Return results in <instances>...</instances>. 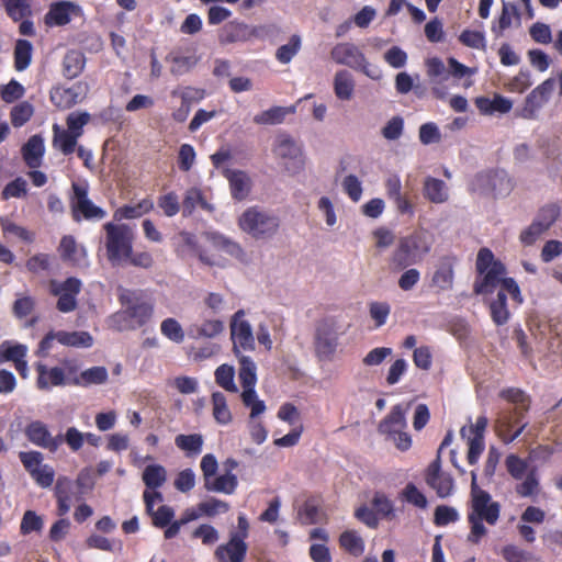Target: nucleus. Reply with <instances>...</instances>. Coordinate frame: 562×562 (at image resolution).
Instances as JSON below:
<instances>
[{
    "instance_id": "680f3d73",
    "label": "nucleus",
    "mask_w": 562,
    "mask_h": 562,
    "mask_svg": "<svg viewBox=\"0 0 562 562\" xmlns=\"http://www.w3.org/2000/svg\"><path fill=\"white\" fill-rule=\"evenodd\" d=\"M459 41L470 48L485 50L486 49V40L482 32L464 30L460 36Z\"/></svg>"
},
{
    "instance_id": "774afa93",
    "label": "nucleus",
    "mask_w": 562,
    "mask_h": 562,
    "mask_svg": "<svg viewBox=\"0 0 562 562\" xmlns=\"http://www.w3.org/2000/svg\"><path fill=\"white\" fill-rule=\"evenodd\" d=\"M33 115V106L29 102L16 104L11 111V122L13 126L24 125Z\"/></svg>"
},
{
    "instance_id": "72a5a7b5",
    "label": "nucleus",
    "mask_w": 562,
    "mask_h": 562,
    "mask_svg": "<svg viewBox=\"0 0 562 562\" xmlns=\"http://www.w3.org/2000/svg\"><path fill=\"white\" fill-rule=\"evenodd\" d=\"M57 342L67 347L89 348L93 345V338L88 331L59 330Z\"/></svg>"
},
{
    "instance_id": "c756f323",
    "label": "nucleus",
    "mask_w": 562,
    "mask_h": 562,
    "mask_svg": "<svg viewBox=\"0 0 562 562\" xmlns=\"http://www.w3.org/2000/svg\"><path fill=\"white\" fill-rule=\"evenodd\" d=\"M453 259L442 258L432 277V284L440 290H450L453 284Z\"/></svg>"
},
{
    "instance_id": "c03bdc74",
    "label": "nucleus",
    "mask_w": 562,
    "mask_h": 562,
    "mask_svg": "<svg viewBox=\"0 0 562 562\" xmlns=\"http://www.w3.org/2000/svg\"><path fill=\"white\" fill-rule=\"evenodd\" d=\"M302 46V38L297 34H293L289 42L281 45L276 53V58L279 63L289 64L293 57L300 52Z\"/></svg>"
},
{
    "instance_id": "0eeeda50",
    "label": "nucleus",
    "mask_w": 562,
    "mask_h": 562,
    "mask_svg": "<svg viewBox=\"0 0 562 562\" xmlns=\"http://www.w3.org/2000/svg\"><path fill=\"white\" fill-rule=\"evenodd\" d=\"M237 359L239 363L238 379L243 387L240 398L243 404L250 409L249 417L255 419L267 408L256 392L257 366L248 356H239Z\"/></svg>"
},
{
    "instance_id": "4c0bfd02",
    "label": "nucleus",
    "mask_w": 562,
    "mask_h": 562,
    "mask_svg": "<svg viewBox=\"0 0 562 562\" xmlns=\"http://www.w3.org/2000/svg\"><path fill=\"white\" fill-rule=\"evenodd\" d=\"M142 479L146 488H159L167 481V470L160 464H149L145 468Z\"/></svg>"
},
{
    "instance_id": "3c124183",
    "label": "nucleus",
    "mask_w": 562,
    "mask_h": 562,
    "mask_svg": "<svg viewBox=\"0 0 562 562\" xmlns=\"http://www.w3.org/2000/svg\"><path fill=\"white\" fill-rule=\"evenodd\" d=\"M514 20H519L518 10L515 4L504 3L502 14L498 19V23L493 25L492 31L496 35H502L503 32L508 29Z\"/></svg>"
},
{
    "instance_id": "0e129e2a",
    "label": "nucleus",
    "mask_w": 562,
    "mask_h": 562,
    "mask_svg": "<svg viewBox=\"0 0 562 562\" xmlns=\"http://www.w3.org/2000/svg\"><path fill=\"white\" fill-rule=\"evenodd\" d=\"M200 509L202 510L203 516L214 517L216 515L227 513L229 510V505L224 501L212 497L201 502Z\"/></svg>"
},
{
    "instance_id": "e433bc0d",
    "label": "nucleus",
    "mask_w": 562,
    "mask_h": 562,
    "mask_svg": "<svg viewBox=\"0 0 562 562\" xmlns=\"http://www.w3.org/2000/svg\"><path fill=\"white\" fill-rule=\"evenodd\" d=\"M59 251L63 258L75 263H79L87 256L86 249L79 246L72 236L63 237Z\"/></svg>"
},
{
    "instance_id": "39448f33",
    "label": "nucleus",
    "mask_w": 562,
    "mask_h": 562,
    "mask_svg": "<svg viewBox=\"0 0 562 562\" xmlns=\"http://www.w3.org/2000/svg\"><path fill=\"white\" fill-rule=\"evenodd\" d=\"M105 231L106 258L112 266L127 263L133 249L134 231L126 224L106 223Z\"/></svg>"
},
{
    "instance_id": "aec40b11",
    "label": "nucleus",
    "mask_w": 562,
    "mask_h": 562,
    "mask_svg": "<svg viewBox=\"0 0 562 562\" xmlns=\"http://www.w3.org/2000/svg\"><path fill=\"white\" fill-rule=\"evenodd\" d=\"M248 546L239 536H229V540L214 551L217 562H245Z\"/></svg>"
},
{
    "instance_id": "13d9d810",
    "label": "nucleus",
    "mask_w": 562,
    "mask_h": 562,
    "mask_svg": "<svg viewBox=\"0 0 562 562\" xmlns=\"http://www.w3.org/2000/svg\"><path fill=\"white\" fill-rule=\"evenodd\" d=\"M391 313V305L386 302H371L369 304V314L371 319L374 322L375 327L383 326Z\"/></svg>"
},
{
    "instance_id": "9b49d317",
    "label": "nucleus",
    "mask_w": 562,
    "mask_h": 562,
    "mask_svg": "<svg viewBox=\"0 0 562 562\" xmlns=\"http://www.w3.org/2000/svg\"><path fill=\"white\" fill-rule=\"evenodd\" d=\"M512 188V180L505 171L481 172L471 182V190L481 195H505Z\"/></svg>"
},
{
    "instance_id": "a878e982",
    "label": "nucleus",
    "mask_w": 562,
    "mask_h": 562,
    "mask_svg": "<svg viewBox=\"0 0 562 562\" xmlns=\"http://www.w3.org/2000/svg\"><path fill=\"white\" fill-rule=\"evenodd\" d=\"M53 139L52 145L55 149L59 150L64 155L72 154L78 147V137L69 133L66 128L58 124H54L53 127Z\"/></svg>"
},
{
    "instance_id": "c85d7f7f",
    "label": "nucleus",
    "mask_w": 562,
    "mask_h": 562,
    "mask_svg": "<svg viewBox=\"0 0 562 562\" xmlns=\"http://www.w3.org/2000/svg\"><path fill=\"white\" fill-rule=\"evenodd\" d=\"M23 158L30 168H37L42 164L45 151L44 140L41 136H32L23 146Z\"/></svg>"
},
{
    "instance_id": "1a4fd4ad",
    "label": "nucleus",
    "mask_w": 562,
    "mask_h": 562,
    "mask_svg": "<svg viewBox=\"0 0 562 562\" xmlns=\"http://www.w3.org/2000/svg\"><path fill=\"white\" fill-rule=\"evenodd\" d=\"M431 238L424 228L401 238L396 260L403 267L419 262L431 249Z\"/></svg>"
},
{
    "instance_id": "f03ea898",
    "label": "nucleus",
    "mask_w": 562,
    "mask_h": 562,
    "mask_svg": "<svg viewBox=\"0 0 562 562\" xmlns=\"http://www.w3.org/2000/svg\"><path fill=\"white\" fill-rule=\"evenodd\" d=\"M471 507L468 513L470 532L467 536V540L477 544L487 533L483 520L488 525H495L499 518L501 507L498 503L492 501L487 492L477 486L476 473L474 471L471 472Z\"/></svg>"
},
{
    "instance_id": "09e8293b",
    "label": "nucleus",
    "mask_w": 562,
    "mask_h": 562,
    "mask_svg": "<svg viewBox=\"0 0 562 562\" xmlns=\"http://www.w3.org/2000/svg\"><path fill=\"white\" fill-rule=\"evenodd\" d=\"M90 120L91 115L86 111L71 112L66 119V130L79 138L83 134V127L90 122Z\"/></svg>"
},
{
    "instance_id": "f3484780",
    "label": "nucleus",
    "mask_w": 562,
    "mask_h": 562,
    "mask_svg": "<svg viewBox=\"0 0 562 562\" xmlns=\"http://www.w3.org/2000/svg\"><path fill=\"white\" fill-rule=\"evenodd\" d=\"M82 8L71 1H58L50 4L44 16L47 26H63L70 23L74 19L82 18Z\"/></svg>"
},
{
    "instance_id": "bb28decb",
    "label": "nucleus",
    "mask_w": 562,
    "mask_h": 562,
    "mask_svg": "<svg viewBox=\"0 0 562 562\" xmlns=\"http://www.w3.org/2000/svg\"><path fill=\"white\" fill-rule=\"evenodd\" d=\"M212 416L221 426H227L233 422V413L224 393L216 391L211 395Z\"/></svg>"
},
{
    "instance_id": "69168bd1",
    "label": "nucleus",
    "mask_w": 562,
    "mask_h": 562,
    "mask_svg": "<svg viewBox=\"0 0 562 562\" xmlns=\"http://www.w3.org/2000/svg\"><path fill=\"white\" fill-rule=\"evenodd\" d=\"M427 484L434 488L437 495L441 498L448 497L453 491V480L447 473L436 476L435 480L428 482Z\"/></svg>"
},
{
    "instance_id": "20e7f679",
    "label": "nucleus",
    "mask_w": 562,
    "mask_h": 562,
    "mask_svg": "<svg viewBox=\"0 0 562 562\" xmlns=\"http://www.w3.org/2000/svg\"><path fill=\"white\" fill-rule=\"evenodd\" d=\"M501 396L517 406L514 413L504 414L499 417L495 426L499 438L505 443H510L518 438L528 425L527 422L520 420V416L522 411L528 409L529 401L526 394L518 389L504 390L502 391Z\"/></svg>"
},
{
    "instance_id": "7c9ffc66",
    "label": "nucleus",
    "mask_w": 562,
    "mask_h": 562,
    "mask_svg": "<svg viewBox=\"0 0 562 562\" xmlns=\"http://www.w3.org/2000/svg\"><path fill=\"white\" fill-rule=\"evenodd\" d=\"M109 379V372L105 367L97 366L81 371L78 379L75 380V385L81 387H89L92 385H102Z\"/></svg>"
},
{
    "instance_id": "e2e57ef3",
    "label": "nucleus",
    "mask_w": 562,
    "mask_h": 562,
    "mask_svg": "<svg viewBox=\"0 0 562 562\" xmlns=\"http://www.w3.org/2000/svg\"><path fill=\"white\" fill-rule=\"evenodd\" d=\"M372 506L381 517H394V504L385 494L375 493L372 499Z\"/></svg>"
},
{
    "instance_id": "338daca9",
    "label": "nucleus",
    "mask_w": 562,
    "mask_h": 562,
    "mask_svg": "<svg viewBox=\"0 0 562 562\" xmlns=\"http://www.w3.org/2000/svg\"><path fill=\"white\" fill-rule=\"evenodd\" d=\"M316 207L324 217L326 225L333 227L337 224V214L333 201L328 196H321Z\"/></svg>"
},
{
    "instance_id": "864d4df0",
    "label": "nucleus",
    "mask_w": 562,
    "mask_h": 562,
    "mask_svg": "<svg viewBox=\"0 0 562 562\" xmlns=\"http://www.w3.org/2000/svg\"><path fill=\"white\" fill-rule=\"evenodd\" d=\"M191 537L200 539L202 544L211 547L220 539V533L215 527L210 524H201L192 530Z\"/></svg>"
},
{
    "instance_id": "b1692460",
    "label": "nucleus",
    "mask_w": 562,
    "mask_h": 562,
    "mask_svg": "<svg viewBox=\"0 0 562 562\" xmlns=\"http://www.w3.org/2000/svg\"><path fill=\"white\" fill-rule=\"evenodd\" d=\"M36 371V385L40 390H49L53 386H60L66 384V373L63 368H48L43 363H37Z\"/></svg>"
},
{
    "instance_id": "c9c22d12",
    "label": "nucleus",
    "mask_w": 562,
    "mask_h": 562,
    "mask_svg": "<svg viewBox=\"0 0 562 562\" xmlns=\"http://www.w3.org/2000/svg\"><path fill=\"white\" fill-rule=\"evenodd\" d=\"M294 108L272 106L254 116V122L258 125H278L283 123L286 114L293 113Z\"/></svg>"
},
{
    "instance_id": "49530a36",
    "label": "nucleus",
    "mask_w": 562,
    "mask_h": 562,
    "mask_svg": "<svg viewBox=\"0 0 562 562\" xmlns=\"http://www.w3.org/2000/svg\"><path fill=\"white\" fill-rule=\"evenodd\" d=\"M170 63V71L176 76H181L190 71L199 61V58L194 55H170L167 58Z\"/></svg>"
},
{
    "instance_id": "37998d69",
    "label": "nucleus",
    "mask_w": 562,
    "mask_h": 562,
    "mask_svg": "<svg viewBox=\"0 0 562 562\" xmlns=\"http://www.w3.org/2000/svg\"><path fill=\"white\" fill-rule=\"evenodd\" d=\"M160 333L164 337L175 344H182L186 338L181 324L173 317L165 318L160 323Z\"/></svg>"
},
{
    "instance_id": "4be33fe9",
    "label": "nucleus",
    "mask_w": 562,
    "mask_h": 562,
    "mask_svg": "<svg viewBox=\"0 0 562 562\" xmlns=\"http://www.w3.org/2000/svg\"><path fill=\"white\" fill-rule=\"evenodd\" d=\"M205 239L214 250L222 251L238 260L245 258V250L240 244L221 233L209 232L205 234Z\"/></svg>"
},
{
    "instance_id": "423d86ee",
    "label": "nucleus",
    "mask_w": 562,
    "mask_h": 562,
    "mask_svg": "<svg viewBox=\"0 0 562 562\" xmlns=\"http://www.w3.org/2000/svg\"><path fill=\"white\" fill-rule=\"evenodd\" d=\"M409 408L411 403H401L393 406L378 427L379 432L401 451H406L412 447V437L406 431V414Z\"/></svg>"
},
{
    "instance_id": "f704fd0d",
    "label": "nucleus",
    "mask_w": 562,
    "mask_h": 562,
    "mask_svg": "<svg viewBox=\"0 0 562 562\" xmlns=\"http://www.w3.org/2000/svg\"><path fill=\"white\" fill-rule=\"evenodd\" d=\"M86 64L85 55L78 50L68 52L63 60V74L68 79L78 77Z\"/></svg>"
},
{
    "instance_id": "de8ad7c7",
    "label": "nucleus",
    "mask_w": 562,
    "mask_h": 562,
    "mask_svg": "<svg viewBox=\"0 0 562 562\" xmlns=\"http://www.w3.org/2000/svg\"><path fill=\"white\" fill-rule=\"evenodd\" d=\"M0 224L5 237H15L26 243H31L34 239L33 233L29 232L25 227L18 225L9 217H2L0 220Z\"/></svg>"
},
{
    "instance_id": "5fc2aeb1",
    "label": "nucleus",
    "mask_w": 562,
    "mask_h": 562,
    "mask_svg": "<svg viewBox=\"0 0 562 562\" xmlns=\"http://www.w3.org/2000/svg\"><path fill=\"white\" fill-rule=\"evenodd\" d=\"M198 205L209 211L212 210V206L204 201L201 190L191 188L186 192L183 199V212L191 214Z\"/></svg>"
},
{
    "instance_id": "603ef678",
    "label": "nucleus",
    "mask_w": 562,
    "mask_h": 562,
    "mask_svg": "<svg viewBox=\"0 0 562 562\" xmlns=\"http://www.w3.org/2000/svg\"><path fill=\"white\" fill-rule=\"evenodd\" d=\"M126 315L135 319L137 325L145 324L154 313V305L148 302H140L128 306L125 311Z\"/></svg>"
},
{
    "instance_id": "f257e3e1",
    "label": "nucleus",
    "mask_w": 562,
    "mask_h": 562,
    "mask_svg": "<svg viewBox=\"0 0 562 562\" xmlns=\"http://www.w3.org/2000/svg\"><path fill=\"white\" fill-rule=\"evenodd\" d=\"M476 270L479 278L474 283L476 294L486 295L495 290L506 291L519 304L522 303L520 289L512 278H505L504 265L496 260L493 252L487 248H482L476 258Z\"/></svg>"
},
{
    "instance_id": "ddd939ff",
    "label": "nucleus",
    "mask_w": 562,
    "mask_h": 562,
    "mask_svg": "<svg viewBox=\"0 0 562 562\" xmlns=\"http://www.w3.org/2000/svg\"><path fill=\"white\" fill-rule=\"evenodd\" d=\"M425 66L432 95L439 100H445L449 90L454 87V80H450L449 69L438 57L426 59Z\"/></svg>"
},
{
    "instance_id": "ea45409f",
    "label": "nucleus",
    "mask_w": 562,
    "mask_h": 562,
    "mask_svg": "<svg viewBox=\"0 0 562 562\" xmlns=\"http://www.w3.org/2000/svg\"><path fill=\"white\" fill-rule=\"evenodd\" d=\"M175 443L188 456H198L202 451L203 437L200 434L178 435L175 438Z\"/></svg>"
},
{
    "instance_id": "5701e85b",
    "label": "nucleus",
    "mask_w": 562,
    "mask_h": 562,
    "mask_svg": "<svg viewBox=\"0 0 562 562\" xmlns=\"http://www.w3.org/2000/svg\"><path fill=\"white\" fill-rule=\"evenodd\" d=\"M225 329L224 322L218 318H205L201 323H193L189 326L188 334L194 340L213 339L220 336Z\"/></svg>"
},
{
    "instance_id": "8fccbe9b",
    "label": "nucleus",
    "mask_w": 562,
    "mask_h": 562,
    "mask_svg": "<svg viewBox=\"0 0 562 562\" xmlns=\"http://www.w3.org/2000/svg\"><path fill=\"white\" fill-rule=\"evenodd\" d=\"M400 495L403 501L417 508L426 509L428 506L425 494L414 483L406 484Z\"/></svg>"
},
{
    "instance_id": "2eb2a0df",
    "label": "nucleus",
    "mask_w": 562,
    "mask_h": 562,
    "mask_svg": "<svg viewBox=\"0 0 562 562\" xmlns=\"http://www.w3.org/2000/svg\"><path fill=\"white\" fill-rule=\"evenodd\" d=\"M72 190L74 199L71 202V207L74 218L76 221L80 220V215H82L86 220H102L105 217V211L93 204V202L88 198L87 186L74 183Z\"/></svg>"
},
{
    "instance_id": "6e6552de",
    "label": "nucleus",
    "mask_w": 562,
    "mask_h": 562,
    "mask_svg": "<svg viewBox=\"0 0 562 562\" xmlns=\"http://www.w3.org/2000/svg\"><path fill=\"white\" fill-rule=\"evenodd\" d=\"M330 57L338 65L361 70L372 80H380L382 77L381 70L376 66L371 65L361 49L353 43L344 42L336 44L330 50Z\"/></svg>"
},
{
    "instance_id": "f8f14e48",
    "label": "nucleus",
    "mask_w": 562,
    "mask_h": 562,
    "mask_svg": "<svg viewBox=\"0 0 562 562\" xmlns=\"http://www.w3.org/2000/svg\"><path fill=\"white\" fill-rule=\"evenodd\" d=\"M231 339L233 342V352L236 357L244 356L245 351H254L256 348V338L252 327L245 319V311L238 310L231 318L229 324Z\"/></svg>"
},
{
    "instance_id": "7ed1b4c3",
    "label": "nucleus",
    "mask_w": 562,
    "mask_h": 562,
    "mask_svg": "<svg viewBox=\"0 0 562 562\" xmlns=\"http://www.w3.org/2000/svg\"><path fill=\"white\" fill-rule=\"evenodd\" d=\"M279 215L260 206H249L237 217L238 228L256 240H270L280 229Z\"/></svg>"
},
{
    "instance_id": "4d7b16f0",
    "label": "nucleus",
    "mask_w": 562,
    "mask_h": 562,
    "mask_svg": "<svg viewBox=\"0 0 562 562\" xmlns=\"http://www.w3.org/2000/svg\"><path fill=\"white\" fill-rule=\"evenodd\" d=\"M150 517L153 525L157 528L167 527L175 517V510L168 505H159L157 509L153 508L151 512H146Z\"/></svg>"
},
{
    "instance_id": "473e14b6",
    "label": "nucleus",
    "mask_w": 562,
    "mask_h": 562,
    "mask_svg": "<svg viewBox=\"0 0 562 562\" xmlns=\"http://www.w3.org/2000/svg\"><path fill=\"white\" fill-rule=\"evenodd\" d=\"M238 485L237 476L232 473V471H227L226 473L215 477L207 480L204 486L207 491L224 493L231 495L235 492Z\"/></svg>"
},
{
    "instance_id": "052dcab7",
    "label": "nucleus",
    "mask_w": 562,
    "mask_h": 562,
    "mask_svg": "<svg viewBox=\"0 0 562 562\" xmlns=\"http://www.w3.org/2000/svg\"><path fill=\"white\" fill-rule=\"evenodd\" d=\"M341 187L344 192L349 196V199L353 202L360 201L362 196V182L355 175H348L344 178L341 182Z\"/></svg>"
},
{
    "instance_id": "a18cd8bd",
    "label": "nucleus",
    "mask_w": 562,
    "mask_h": 562,
    "mask_svg": "<svg viewBox=\"0 0 562 562\" xmlns=\"http://www.w3.org/2000/svg\"><path fill=\"white\" fill-rule=\"evenodd\" d=\"M506 291H498L497 297L490 304L491 316L496 325H503L509 319V312L506 306Z\"/></svg>"
},
{
    "instance_id": "dca6fc26",
    "label": "nucleus",
    "mask_w": 562,
    "mask_h": 562,
    "mask_svg": "<svg viewBox=\"0 0 562 562\" xmlns=\"http://www.w3.org/2000/svg\"><path fill=\"white\" fill-rule=\"evenodd\" d=\"M89 91L87 82L77 81L71 87L57 86L50 90L49 98L54 105L67 110L81 102Z\"/></svg>"
},
{
    "instance_id": "393cba45",
    "label": "nucleus",
    "mask_w": 562,
    "mask_h": 562,
    "mask_svg": "<svg viewBox=\"0 0 562 562\" xmlns=\"http://www.w3.org/2000/svg\"><path fill=\"white\" fill-rule=\"evenodd\" d=\"M423 195L431 203L443 204L450 198V190L445 181L427 176L423 182Z\"/></svg>"
},
{
    "instance_id": "79ce46f5",
    "label": "nucleus",
    "mask_w": 562,
    "mask_h": 562,
    "mask_svg": "<svg viewBox=\"0 0 562 562\" xmlns=\"http://www.w3.org/2000/svg\"><path fill=\"white\" fill-rule=\"evenodd\" d=\"M339 543L344 550L355 557L361 555L364 551L363 539L353 530L342 532L339 538Z\"/></svg>"
},
{
    "instance_id": "412c9836",
    "label": "nucleus",
    "mask_w": 562,
    "mask_h": 562,
    "mask_svg": "<svg viewBox=\"0 0 562 562\" xmlns=\"http://www.w3.org/2000/svg\"><path fill=\"white\" fill-rule=\"evenodd\" d=\"M337 348V335L328 323H322L316 328L315 350L321 359L328 360Z\"/></svg>"
},
{
    "instance_id": "a19ab883",
    "label": "nucleus",
    "mask_w": 562,
    "mask_h": 562,
    "mask_svg": "<svg viewBox=\"0 0 562 562\" xmlns=\"http://www.w3.org/2000/svg\"><path fill=\"white\" fill-rule=\"evenodd\" d=\"M33 46L26 40H18L14 47V67L18 71L25 70L32 60Z\"/></svg>"
},
{
    "instance_id": "2f4dec72",
    "label": "nucleus",
    "mask_w": 562,
    "mask_h": 562,
    "mask_svg": "<svg viewBox=\"0 0 562 562\" xmlns=\"http://www.w3.org/2000/svg\"><path fill=\"white\" fill-rule=\"evenodd\" d=\"M154 207V203L149 199H144L139 201L136 204H128L124 205L122 207H119L114 212V220L122 221V220H133L143 216L144 214H147L150 212Z\"/></svg>"
},
{
    "instance_id": "a211bd4d",
    "label": "nucleus",
    "mask_w": 562,
    "mask_h": 562,
    "mask_svg": "<svg viewBox=\"0 0 562 562\" xmlns=\"http://www.w3.org/2000/svg\"><path fill=\"white\" fill-rule=\"evenodd\" d=\"M25 436L26 438L35 446L48 449L49 451H56L60 443V436L54 437L52 436L48 427L41 420L31 422L25 427Z\"/></svg>"
},
{
    "instance_id": "9d476101",
    "label": "nucleus",
    "mask_w": 562,
    "mask_h": 562,
    "mask_svg": "<svg viewBox=\"0 0 562 562\" xmlns=\"http://www.w3.org/2000/svg\"><path fill=\"white\" fill-rule=\"evenodd\" d=\"M272 151L280 164L290 172H297L304 166L302 145L286 133L276 136Z\"/></svg>"
},
{
    "instance_id": "6ab92c4d",
    "label": "nucleus",
    "mask_w": 562,
    "mask_h": 562,
    "mask_svg": "<svg viewBox=\"0 0 562 562\" xmlns=\"http://www.w3.org/2000/svg\"><path fill=\"white\" fill-rule=\"evenodd\" d=\"M223 176L229 184V192L234 200L244 201L248 198L252 188L250 176L239 169H223Z\"/></svg>"
},
{
    "instance_id": "4468645a",
    "label": "nucleus",
    "mask_w": 562,
    "mask_h": 562,
    "mask_svg": "<svg viewBox=\"0 0 562 562\" xmlns=\"http://www.w3.org/2000/svg\"><path fill=\"white\" fill-rule=\"evenodd\" d=\"M82 283L77 278H68L65 281L52 280L49 292L57 296L56 307L61 313H70L78 306L77 295L81 291Z\"/></svg>"
},
{
    "instance_id": "58836bf2",
    "label": "nucleus",
    "mask_w": 562,
    "mask_h": 562,
    "mask_svg": "<svg viewBox=\"0 0 562 562\" xmlns=\"http://www.w3.org/2000/svg\"><path fill=\"white\" fill-rule=\"evenodd\" d=\"M216 384L231 393H237L238 386L235 383V369L229 364H221L214 372Z\"/></svg>"
},
{
    "instance_id": "6e6d98bb",
    "label": "nucleus",
    "mask_w": 562,
    "mask_h": 562,
    "mask_svg": "<svg viewBox=\"0 0 562 562\" xmlns=\"http://www.w3.org/2000/svg\"><path fill=\"white\" fill-rule=\"evenodd\" d=\"M70 480L66 477L58 479L56 483V497L58 501V512L59 515H65L70 509V498L68 496V490L70 488Z\"/></svg>"
},
{
    "instance_id": "cd10ccee",
    "label": "nucleus",
    "mask_w": 562,
    "mask_h": 562,
    "mask_svg": "<svg viewBox=\"0 0 562 562\" xmlns=\"http://www.w3.org/2000/svg\"><path fill=\"white\" fill-rule=\"evenodd\" d=\"M355 80L352 75L345 69L338 70L334 76L333 88L335 95L341 101H349L355 94Z\"/></svg>"
},
{
    "instance_id": "bf43d9fd",
    "label": "nucleus",
    "mask_w": 562,
    "mask_h": 562,
    "mask_svg": "<svg viewBox=\"0 0 562 562\" xmlns=\"http://www.w3.org/2000/svg\"><path fill=\"white\" fill-rule=\"evenodd\" d=\"M43 527L44 521L42 517L33 510H26L21 520L20 532L22 535H29L34 531H41Z\"/></svg>"
}]
</instances>
